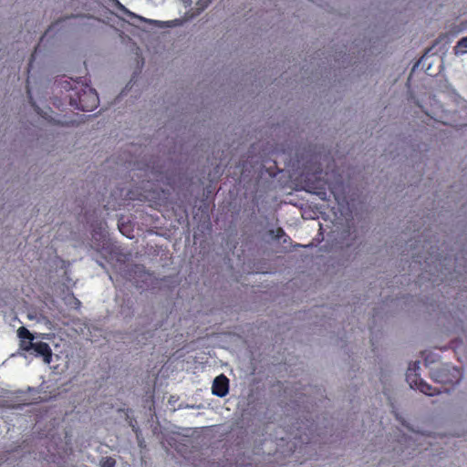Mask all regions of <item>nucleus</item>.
I'll use <instances>...</instances> for the list:
<instances>
[{
	"mask_svg": "<svg viewBox=\"0 0 467 467\" xmlns=\"http://www.w3.org/2000/svg\"><path fill=\"white\" fill-rule=\"evenodd\" d=\"M36 346V342H33V340H21V348L26 351H31L34 350Z\"/></svg>",
	"mask_w": 467,
	"mask_h": 467,
	"instance_id": "obj_8",
	"label": "nucleus"
},
{
	"mask_svg": "<svg viewBox=\"0 0 467 467\" xmlns=\"http://www.w3.org/2000/svg\"><path fill=\"white\" fill-rule=\"evenodd\" d=\"M270 234L273 235L275 239H280L285 235V232L282 228H277L275 231L271 230Z\"/></svg>",
	"mask_w": 467,
	"mask_h": 467,
	"instance_id": "obj_9",
	"label": "nucleus"
},
{
	"mask_svg": "<svg viewBox=\"0 0 467 467\" xmlns=\"http://www.w3.org/2000/svg\"><path fill=\"white\" fill-rule=\"evenodd\" d=\"M212 0H199L197 3L198 5H200L199 9L203 10L211 2Z\"/></svg>",
	"mask_w": 467,
	"mask_h": 467,
	"instance_id": "obj_12",
	"label": "nucleus"
},
{
	"mask_svg": "<svg viewBox=\"0 0 467 467\" xmlns=\"http://www.w3.org/2000/svg\"><path fill=\"white\" fill-rule=\"evenodd\" d=\"M130 15H131L132 16H134L135 18L140 19V20L149 21V22H150V23H157V21H153V20H147V19L142 18L141 16H135V15H133V14H130Z\"/></svg>",
	"mask_w": 467,
	"mask_h": 467,
	"instance_id": "obj_13",
	"label": "nucleus"
},
{
	"mask_svg": "<svg viewBox=\"0 0 467 467\" xmlns=\"http://www.w3.org/2000/svg\"><path fill=\"white\" fill-rule=\"evenodd\" d=\"M17 336L22 339V340H33L34 339V336L30 333V331L28 329H26L25 327H21L17 329Z\"/></svg>",
	"mask_w": 467,
	"mask_h": 467,
	"instance_id": "obj_6",
	"label": "nucleus"
},
{
	"mask_svg": "<svg viewBox=\"0 0 467 467\" xmlns=\"http://www.w3.org/2000/svg\"><path fill=\"white\" fill-rule=\"evenodd\" d=\"M26 317L31 321H35L36 323H43L47 327H49V325L51 324L49 319L36 308L27 309Z\"/></svg>",
	"mask_w": 467,
	"mask_h": 467,
	"instance_id": "obj_3",
	"label": "nucleus"
},
{
	"mask_svg": "<svg viewBox=\"0 0 467 467\" xmlns=\"http://www.w3.org/2000/svg\"><path fill=\"white\" fill-rule=\"evenodd\" d=\"M410 247H411L413 250L417 249V247H414L413 244H410Z\"/></svg>",
	"mask_w": 467,
	"mask_h": 467,
	"instance_id": "obj_15",
	"label": "nucleus"
},
{
	"mask_svg": "<svg viewBox=\"0 0 467 467\" xmlns=\"http://www.w3.org/2000/svg\"><path fill=\"white\" fill-rule=\"evenodd\" d=\"M229 380L224 375L216 377L213 383V394L224 397L228 393Z\"/></svg>",
	"mask_w": 467,
	"mask_h": 467,
	"instance_id": "obj_1",
	"label": "nucleus"
},
{
	"mask_svg": "<svg viewBox=\"0 0 467 467\" xmlns=\"http://www.w3.org/2000/svg\"><path fill=\"white\" fill-rule=\"evenodd\" d=\"M412 256L416 258V261L419 262L420 264H421V259H424V264L426 265V267H431V265L434 263L432 255L430 254L429 253L427 255L425 254H421L420 252H412Z\"/></svg>",
	"mask_w": 467,
	"mask_h": 467,
	"instance_id": "obj_5",
	"label": "nucleus"
},
{
	"mask_svg": "<svg viewBox=\"0 0 467 467\" xmlns=\"http://www.w3.org/2000/svg\"><path fill=\"white\" fill-rule=\"evenodd\" d=\"M420 248L423 250V251H427V249L429 248V244H426V243H423L422 244H420Z\"/></svg>",
	"mask_w": 467,
	"mask_h": 467,
	"instance_id": "obj_14",
	"label": "nucleus"
},
{
	"mask_svg": "<svg viewBox=\"0 0 467 467\" xmlns=\"http://www.w3.org/2000/svg\"><path fill=\"white\" fill-rule=\"evenodd\" d=\"M115 461L112 458H106L101 462V467H114Z\"/></svg>",
	"mask_w": 467,
	"mask_h": 467,
	"instance_id": "obj_10",
	"label": "nucleus"
},
{
	"mask_svg": "<svg viewBox=\"0 0 467 467\" xmlns=\"http://www.w3.org/2000/svg\"><path fill=\"white\" fill-rule=\"evenodd\" d=\"M89 95L91 96L92 98V105L91 107H96L97 106V103H98V96H97V93L95 91H93L92 89L89 90Z\"/></svg>",
	"mask_w": 467,
	"mask_h": 467,
	"instance_id": "obj_11",
	"label": "nucleus"
},
{
	"mask_svg": "<svg viewBox=\"0 0 467 467\" xmlns=\"http://www.w3.org/2000/svg\"><path fill=\"white\" fill-rule=\"evenodd\" d=\"M37 357H42L45 364H50L52 359V350L47 343L36 342L35 348L33 350Z\"/></svg>",
	"mask_w": 467,
	"mask_h": 467,
	"instance_id": "obj_2",
	"label": "nucleus"
},
{
	"mask_svg": "<svg viewBox=\"0 0 467 467\" xmlns=\"http://www.w3.org/2000/svg\"><path fill=\"white\" fill-rule=\"evenodd\" d=\"M452 51L456 57H461L467 53V36L461 38L453 47Z\"/></svg>",
	"mask_w": 467,
	"mask_h": 467,
	"instance_id": "obj_4",
	"label": "nucleus"
},
{
	"mask_svg": "<svg viewBox=\"0 0 467 467\" xmlns=\"http://www.w3.org/2000/svg\"><path fill=\"white\" fill-rule=\"evenodd\" d=\"M418 389H420V392H422L426 395H429V396L433 395V392H431V387L428 383L424 382L421 379L418 383Z\"/></svg>",
	"mask_w": 467,
	"mask_h": 467,
	"instance_id": "obj_7",
	"label": "nucleus"
}]
</instances>
